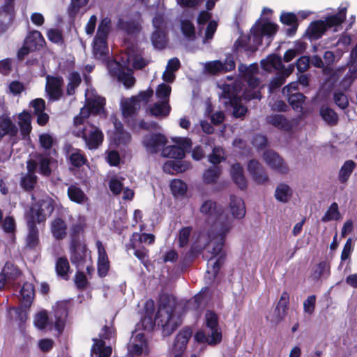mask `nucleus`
I'll list each match as a JSON object with an SVG mask.
<instances>
[{"mask_svg": "<svg viewBox=\"0 0 357 357\" xmlns=\"http://www.w3.org/2000/svg\"><path fill=\"white\" fill-rule=\"evenodd\" d=\"M199 211L207 217L208 221H213L207 234L208 242L204 247V257L208 260L207 272L215 277L222 264V248L226 236L233 227V218L224 213L222 207L211 199L204 201Z\"/></svg>", "mask_w": 357, "mask_h": 357, "instance_id": "f257e3e1", "label": "nucleus"}, {"mask_svg": "<svg viewBox=\"0 0 357 357\" xmlns=\"http://www.w3.org/2000/svg\"><path fill=\"white\" fill-rule=\"evenodd\" d=\"M175 307L174 298L167 294L160 296L155 324L162 327L165 336L170 335L181 324V317L176 313Z\"/></svg>", "mask_w": 357, "mask_h": 357, "instance_id": "f03ea898", "label": "nucleus"}, {"mask_svg": "<svg viewBox=\"0 0 357 357\" xmlns=\"http://www.w3.org/2000/svg\"><path fill=\"white\" fill-rule=\"evenodd\" d=\"M206 331H198L195 335L197 342L208 343L215 345L222 340V333L218 324V315L213 311L208 310L205 314Z\"/></svg>", "mask_w": 357, "mask_h": 357, "instance_id": "7ed1b4c3", "label": "nucleus"}, {"mask_svg": "<svg viewBox=\"0 0 357 357\" xmlns=\"http://www.w3.org/2000/svg\"><path fill=\"white\" fill-rule=\"evenodd\" d=\"M347 8H340L338 13L329 16L325 21L313 22L307 28L306 33L310 40H317L322 36L328 28L340 25L346 17Z\"/></svg>", "mask_w": 357, "mask_h": 357, "instance_id": "20e7f679", "label": "nucleus"}, {"mask_svg": "<svg viewBox=\"0 0 357 357\" xmlns=\"http://www.w3.org/2000/svg\"><path fill=\"white\" fill-rule=\"evenodd\" d=\"M73 133L75 136L81 137L85 142L86 146L91 150L98 149L103 140L102 131L90 123L75 128Z\"/></svg>", "mask_w": 357, "mask_h": 357, "instance_id": "39448f33", "label": "nucleus"}, {"mask_svg": "<svg viewBox=\"0 0 357 357\" xmlns=\"http://www.w3.org/2000/svg\"><path fill=\"white\" fill-rule=\"evenodd\" d=\"M31 199L36 203L31 208L27 218L37 222L45 221L54 211L53 200L47 196L42 199L37 200L34 193L31 195Z\"/></svg>", "mask_w": 357, "mask_h": 357, "instance_id": "423d86ee", "label": "nucleus"}, {"mask_svg": "<svg viewBox=\"0 0 357 357\" xmlns=\"http://www.w3.org/2000/svg\"><path fill=\"white\" fill-rule=\"evenodd\" d=\"M152 22L155 29L151 36L152 43L155 47L162 49L167 42L168 22L162 14H157Z\"/></svg>", "mask_w": 357, "mask_h": 357, "instance_id": "0eeeda50", "label": "nucleus"}, {"mask_svg": "<svg viewBox=\"0 0 357 357\" xmlns=\"http://www.w3.org/2000/svg\"><path fill=\"white\" fill-rule=\"evenodd\" d=\"M153 94V91L148 89L140 92L137 96L122 100L121 105L123 116L127 118L128 121H130L129 119H132L135 114L140 107V102H147Z\"/></svg>", "mask_w": 357, "mask_h": 357, "instance_id": "6e6552de", "label": "nucleus"}, {"mask_svg": "<svg viewBox=\"0 0 357 357\" xmlns=\"http://www.w3.org/2000/svg\"><path fill=\"white\" fill-rule=\"evenodd\" d=\"M174 145L167 146L162 150V155L166 158L182 159L185 153L190 149L192 142L188 138L175 137L172 139Z\"/></svg>", "mask_w": 357, "mask_h": 357, "instance_id": "1a4fd4ad", "label": "nucleus"}, {"mask_svg": "<svg viewBox=\"0 0 357 357\" xmlns=\"http://www.w3.org/2000/svg\"><path fill=\"white\" fill-rule=\"evenodd\" d=\"M220 98L225 105H230L233 107V113L236 117H241L247 112V108L238 104L239 97L236 90L233 86L226 85Z\"/></svg>", "mask_w": 357, "mask_h": 357, "instance_id": "9d476101", "label": "nucleus"}, {"mask_svg": "<svg viewBox=\"0 0 357 357\" xmlns=\"http://www.w3.org/2000/svg\"><path fill=\"white\" fill-rule=\"evenodd\" d=\"M113 328L105 326L100 333V338L93 339V344L91 348V357H109L112 354V347H105L102 340L109 339L112 336Z\"/></svg>", "mask_w": 357, "mask_h": 357, "instance_id": "9b49d317", "label": "nucleus"}, {"mask_svg": "<svg viewBox=\"0 0 357 357\" xmlns=\"http://www.w3.org/2000/svg\"><path fill=\"white\" fill-rule=\"evenodd\" d=\"M107 68L110 75L116 77L126 88L132 86L135 84V78L129 69H125L119 62L111 61L107 63Z\"/></svg>", "mask_w": 357, "mask_h": 357, "instance_id": "f8f14e48", "label": "nucleus"}, {"mask_svg": "<svg viewBox=\"0 0 357 357\" xmlns=\"http://www.w3.org/2000/svg\"><path fill=\"white\" fill-rule=\"evenodd\" d=\"M70 261L77 268L82 267L87 262H90V252L85 244L77 242L72 245Z\"/></svg>", "mask_w": 357, "mask_h": 357, "instance_id": "ddd939ff", "label": "nucleus"}, {"mask_svg": "<svg viewBox=\"0 0 357 357\" xmlns=\"http://www.w3.org/2000/svg\"><path fill=\"white\" fill-rule=\"evenodd\" d=\"M263 159L271 169L280 174H287L289 170L284 160L274 151H266L263 154Z\"/></svg>", "mask_w": 357, "mask_h": 357, "instance_id": "4468645a", "label": "nucleus"}, {"mask_svg": "<svg viewBox=\"0 0 357 357\" xmlns=\"http://www.w3.org/2000/svg\"><path fill=\"white\" fill-rule=\"evenodd\" d=\"M45 91L52 100H58L63 96V79L61 76H46Z\"/></svg>", "mask_w": 357, "mask_h": 357, "instance_id": "2eb2a0df", "label": "nucleus"}, {"mask_svg": "<svg viewBox=\"0 0 357 357\" xmlns=\"http://www.w3.org/2000/svg\"><path fill=\"white\" fill-rule=\"evenodd\" d=\"M261 64L265 70L271 71L273 69L278 70L285 75L286 77L294 70V65H289L287 68L284 69L282 58L276 54L268 56L266 59L261 61Z\"/></svg>", "mask_w": 357, "mask_h": 357, "instance_id": "dca6fc26", "label": "nucleus"}, {"mask_svg": "<svg viewBox=\"0 0 357 357\" xmlns=\"http://www.w3.org/2000/svg\"><path fill=\"white\" fill-rule=\"evenodd\" d=\"M166 137L160 134H148L143 137L142 144L149 153H155L164 148L167 144Z\"/></svg>", "mask_w": 357, "mask_h": 357, "instance_id": "f3484780", "label": "nucleus"}, {"mask_svg": "<svg viewBox=\"0 0 357 357\" xmlns=\"http://www.w3.org/2000/svg\"><path fill=\"white\" fill-rule=\"evenodd\" d=\"M277 29L278 26L271 22H257L251 29L254 42L259 45L261 42L262 36L271 37L276 33Z\"/></svg>", "mask_w": 357, "mask_h": 357, "instance_id": "a211bd4d", "label": "nucleus"}, {"mask_svg": "<svg viewBox=\"0 0 357 357\" xmlns=\"http://www.w3.org/2000/svg\"><path fill=\"white\" fill-rule=\"evenodd\" d=\"M146 340L142 332L135 331L132 333L128 344V353L131 355H139L146 348Z\"/></svg>", "mask_w": 357, "mask_h": 357, "instance_id": "6ab92c4d", "label": "nucleus"}, {"mask_svg": "<svg viewBox=\"0 0 357 357\" xmlns=\"http://www.w3.org/2000/svg\"><path fill=\"white\" fill-rule=\"evenodd\" d=\"M55 328L61 333L65 326L68 316V303L66 301L57 302L53 307Z\"/></svg>", "mask_w": 357, "mask_h": 357, "instance_id": "aec40b11", "label": "nucleus"}, {"mask_svg": "<svg viewBox=\"0 0 357 357\" xmlns=\"http://www.w3.org/2000/svg\"><path fill=\"white\" fill-rule=\"evenodd\" d=\"M248 170L252 179L258 184L265 183L268 181L263 166L256 160H251L248 164Z\"/></svg>", "mask_w": 357, "mask_h": 357, "instance_id": "412c9836", "label": "nucleus"}, {"mask_svg": "<svg viewBox=\"0 0 357 357\" xmlns=\"http://www.w3.org/2000/svg\"><path fill=\"white\" fill-rule=\"evenodd\" d=\"M289 296L287 291L282 292L273 314V321L275 324L282 321L287 314Z\"/></svg>", "mask_w": 357, "mask_h": 357, "instance_id": "4be33fe9", "label": "nucleus"}, {"mask_svg": "<svg viewBox=\"0 0 357 357\" xmlns=\"http://www.w3.org/2000/svg\"><path fill=\"white\" fill-rule=\"evenodd\" d=\"M234 68L235 62L231 56L227 57L224 63L220 61H213L206 65L207 70L213 74L230 71Z\"/></svg>", "mask_w": 357, "mask_h": 357, "instance_id": "5701e85b", "label": "nucleus"}, {"mask_svg": "<svg viewBox=\"0 0 357 357\" xmlns=\"http://www.w3.org/2000/svg\"><path fill=\"white\" fill-rule=\"evenodd\" d=\"M96 247L98 253V272L100 277H104L107 275L109 270V261L107 255L101 241H96Z\"/></svg>", "mask_w": 357, "mask_h": 357, "instance_id": "b1692460", "label": "nucleus"}, {"mask_svg": "<svg viewBox=\"0 0 357 357\" xmlns=\"http://www.w3.org/2000/svg\"><path fill=\"white\" fill-rule=\"evenodd\" d=\"M191 335L192 332L189 328L180 331L174 340L172 351L182 354L185 349Z\"/></svg>", "mask_w": 357, "mask_h": 357, "instance_id": "393cba45", "label": "nucleus"}, {"mask_svg": "<svg viewBox=\"0 0 357 357\" xmlns=\"http://www.w3.org/2000/svg\"><path fill=\"white\" fill-rule=\"evenodd\" d=\"M28 234L26 238V245L29 248L33 249L39 244L38 229L36 222L27 218Z\"/></svg>", "mask_w": 357, "mask_h": 357, "instance_id": "a878e982", "label": "nucleus"}, {"mask_svg": "<svg viewBox=\"0 0 357 357\" xmlns=\"http://www.w3.org/2000/svg\"><path fill=\"white\" fill-rule=\"evenodd\" d=\"M229 208L232 216L236 219H241L245 215V206L243 200L238 197H230Z\"/></svg>", "mask_w": 357, "mask_h": 357, "instance_id": "bb28decb", "label": "nucleus"}, {"mask_svg": "<svg viewBox=\"0 0 357 357\" xmlns=\"http://www.w3.org/2000/svg\"><path fill=\"white\" fill-rule=\"evenodd\" d=\"M67 194L70 201L78 204L83 205L89 201L84 192L76 185H70L68 188Z\"/></svg>", "mask_w": 357, "mask_h": 357, "instance_id": "cd10ccee", "label": "nucleus"}, {"mask_svg": "<svg viewBox=\"0 0 357 357\" xmlns=\"http://www.w3.org/2000/svg\"><path fill=\"white\" fill-rule=\"evenodd\" d=\"M231 178L235 184L241 190L247 188V181L242 166L239 163L234 164L231 169Z\"/></svg>", "mask_w": 357, "mask_h": 357, "instance_id": "c85d7f7f", "label": "nucleus"}, {"mask_svg": "<svg viewBox=\"0 0 357 357\" xmlns=\"http://www.w3.org/2000/svg\"><path fill=\"white\" fill-rule=\"evenodd\" d=\"M0 131L4 135H8L13 137L17 135L18 128L8 116L2 115L0 116Z\"/></svg>", "mask_w": 357, "mask_h": 357, "instance_id": "c756f323", "label": "nucleus"}, {"mask_svg": "<svg viewBox=\"0 0 357 357\" xmlns=\"http://www.w3.org/2000/svg\"><path fill=\"white\" fill-rule=\"evenodd\" d=\"M319 114L321 119L330 126H334L338 123L337 113L327 105H322L319 109Z\"/></svg>", "mask_w": 357, "mask_h": 357, "instance_id": "7c9ffc66", "label": "nucleus"}, {"mask_svg": "<svg viewBox=\"0 0 357 357\" xmlns=\"http://www.w3.org/2000/svg\"><path fill=\"white\" fill-rule=\"evenodd\" d=\"M67 225L61 218L54 219L51 224V231L53 236L59 240L63 239L66 235Z\"/></svg>", "mask_w": 357, "mask_h": 357, "instance_id": "2f4dec72", "label": "nucleus"}, {"mask_svg": "<svg viewBox=\"0 0 357 357\" xmlns=\"http://www.w3.org/2000/svg\"><path fill=\"white\" fill-rule=\"evenodd\" d=\"M19 126L20 128L21 135L23 139H26L31 131V115L28 112H22L19 116Z\"/></svg>", "mask_w": 357, "mask_h": 357, "instance_id": "473e14b6", "label": "nucleus"}, {"mask_svg": "<svg viewBox=\"0 0 357 357\" xmlns=\"http://www.w3.org/2000/svg\"><path fill=\"white\" fill-rule=\"evenodd\" d=\"M24 42L29 46L31 50H36L43 45L44 38L38 31H31L26 37Z\"/></svg>", "mask_w": 357, "mask_h": 357, "instance_id": "72a5a7b5", "label": "nucleus"}, {"mask_svg": "<svg viewBox=\"0 0 357 357\" xmlns=\"http://www.w3.org/2000/svg\"><path fill=\"white\" fill-rule=\"evenodd\" d=\"M109 52L107 40L94 38L93 54L96 59L104 60Z\"/></svg>", "mask_w": 357, "mask_h": 357, "instance_id": "f704fd0d", "label": "nucleus"}, {"mask_svg": "<svg viewBox=\"0 0 357 357\" xmlns=\"http://www.w3.org/2000/svg\"><path fill=\"white\" fill-rule=\"evenodd\" d=\"M280 20L283 24L290 26V27L287 29V34L289 36L294 35L298 27L296 15L291 13H282L280 15Z\"/></svg>", "mask_w": 357, "mask_h": 357, "instance_id": "c9c22d12", "label": "nucleus"}, {"mask_svg": "<svg viewBox=\"0 0 357 357\" xmlns=\"http://www.w3.org/2000/svg\"><path fill=\"white\" fill-rule=\"evenodd\" d=\"M292 196V190L285 183H280L275 192V199L282 203H287Z\"/></svg>", "mask_w": 357, "mask_h": 357, "instance_id": "e433bc0d", "label": "nucleus"}, {"mask_svg": "<svg viewBox=\"0 0 357 357\" xmlns=\"http://www.w3.org/2000/svg\"><path fill=\"white\" fill-rule=\"evenodd\" d=\"M7 278L8 282H13L21 275V271L13 262L7 261L1 271Z\"/></svg>", "mask_w": 357, "mask_h": 357, "instance_id": "4c0bfd02", "label": "nucleus"}, {"mask_svg": "<svg viewBox=\"0 0 357 357\" xmlns=\"http://www.w3.org/2000/svg\"><path fill=\"white\" fill-rule=\"evenodd\" d=\"M170 109L169 104H164L163 102L158 101L150 107L149 111L151 115L162 118L169 114Z\"/></svg>", "mask_w": 357, "mask_h": 357, "instance_id": "58836bf2", "label": "nucleus"}, {"mask_svg": "<svg viewBox=\"0 0 357 357\" xmlns=\"http://www.w3.org/2000/svg\"><path fill=\"white\" fill-rule=\"evenodd\" d=\"M20 298L24 306H29L34 295L33 286L29 282H24L20 291Z\"/></svg>", "mask_w": 357, "mask_h": 357, "instance_id": "ea45409f", "label": "nucleus"}, {"mask_svg": "<svg viewBox=\"0 0 357 357\" xmlns=\"http://www.w3.org/2000/svg\"><path fill=\"white\" fill-rule=\"evenodd\" d=\"M117 27L128 34H134L139 31V24L135 20H125L120 18L117 23Z\"/></svg>", "mask_w": 357, "mask_h": 357, "instance_id": "a19ab883", "label": "nucleus"}, {"mask_svg": "<svg viewBox=\"0 0 357 357\" xmlns=\"http://www.w3.org/2000/svg\"><path fill=\"white\" fill-rule=\"evenodd\" d=\"M356 167V163L353 160H347L342 166L339 172V181L345 183L349 178L352 172Z\"/></svg>", "mask_w": 357, "mask_h": 357, "instance_id": "79ce46f5", "label": "nucleus"}, {"mask_svg": "<svg viewBox=\"0 0 357 357\" xmlns=\"http://www.w3.org/2000/svg\"><path fill=\"white\" fill-rule=\"evenodd\" d=\"M267 121L268 123L280 129L287 130L290 128L289 122L281 114L271 115L268 116Z\"/></svg>", "mask_w": 357, "mask_h": 357, "instance_id": "37998d69", "label": "nucleus"}, {"mask_svg": "<svg viewBox=\"0 0 357 357\" xmlns=\"http://www.w3.org/2000/svg\"><path fill=\"white\" fill-rule=\"evenodd\" d=\"M87 101L92 114H100L103 112L105 104V99L104 98L95 96L91 99L89 98Z\"/></svg>", "mask_w": 357, "mask_h": 357, "instance_id": "c03bdc74", "label": "nucleus"}, {"mask_svg": "<svg viewBox=\"0 0 357 357\" xmlns=\"http://www.w3.org/2000/svg\"><path fill=\"white\" fill-rule=\"evenodd\" d=\"M288 97L289 103L291 105L292 108L295 110L301 112L303 110V105L305 102V96L298 92L286 95Z\"/></svg>", "mask_w": 357, "mask_h": 357, "instance_id": "a18cd8bd", "label": "nucleus"}, {"mask_svg": "<svg viewBox=\"0 0 357 357\" xmlns=\"http://www.w3.org/2000/svg\"><path fill=\"white\" fill-rule=\"evenodd\" d=\"M129 125L135 131H139L140 130H156L158 128V125L156 122H145L144 120L137 121L135 120H131L128 121Z\"/></svg>", "mask_w": 357, "mask_h": 357, "instance_id": "49530a36", "label": "nucleus"}, {"mask_svg": "<svg viewBox=\"0 0 357 357\" xmlns=\"http://www.w3.org/2000/svg\"><path fill=\"white\" fill-rule=\"evenodd\" d=\"M56 271L58 275L64 279H68L70 265L66 257H59L56 262Z\"/></svg>", "mask_w": 357, "mask_h": 357, "instance_id": "de8ad7c7", "label": "nucleus"}, {"mask_svg": "<svg viewBox=\"0 0 357 357\" xmlns=\"http://www.w3.org/2000/svg\"><path fill=\"white\" fill-rule=\"evenodd\" d=\"M111 29V20L108 17L102 19L98 26L95 38L107 39Z\"/></svg>", "mask_w": 357, "mask_h": 357, "instance_id": "09e8293b", "label": "nucleus"}, {"mask_svg": "<svg viewBox=\"0 0 357 357\" xmlns=\"http://www.w3.org/2000/svg\"><path fill=\"white\" fill-rule=\"evenodd\" d=\"M340 218V213L339 211L338 205L336 202H333L331 204L324 215L321 218V221L323 222H328L332 220H337Z\"/></svg>", "mask_w": 357, "mask_h": 357, "instance_id": "8fccbe9b", "label": "nucleus"}, {"mask_svg": "<svg viewBox=\"0 0 357 357\" xmlns=\"http://www.w3.org/2000/svg\"><path fill=\"white\" fill-rule=\"evenodd\" d=\"M81 77L77 72L70 73L68 76V83L66 88V93L68 96H72L75 92V89L81 83Z\"/></svg>", "mask_w": 357, "mask_h": 357, "instance_id": "3c124183", "label": "nucleus"}, {"mask_svg": "<svg viewBox=\"0 0 357 357\" xmlns=\"http://www.w3.org/2000/svg\"><path fill=\"white\" fill-rule=\"evenodd\" d=\"M170 93L171 87L164 83L158 85L155 92L158 101L163 102L164 104H169Z\"/></svg>", "mask_w": 357, "mask_h": 357, "instance_id": "603ef678", "label": "nucleus"}, {"mask_svg": "<svg viewBox=\"0 0 357 357\" xmlns=\"http://www.w3.org/2000/svg\"><path fill=\"white\" fill-rule=\"evenodd\" d=\"M125 178L119 176H114L111 178L109 183V188L112 192L115 195H119L124 187Z\"/></svg>", "mask_w": 357, "mask_h": 357, "instance_id": "864d4df0", "label": "nucleus"}, {"mask_svg": "<svg viewBox=\"0 0 357 357\" xmlns=\"http://www.w3.org/2000/svg\"><path fill=\"white\" fill-rule=\"evenodd\" d=\"M130 248L134 250V255L138 258L142 263H144L148 259V250L143 245H139V241L130 242Z\"/></svg>", "mask_w": 357, "mask_h": 357, "instance_id": "5fc2aeb1", "label": "nucleus"}, {"mask_svg": "<svg viewBox=\"0 0 357 357\" xmlns=\"http://www.w3.org/2000/svg\"><path fill=\"white\" fill-rule=\"evenodd\" d=\"M91 113L92 112L88 105L87 106L83 107L80 110L79 114L74 118L75 128L82 126L89 123L86 119L89 117Z\"/></svg>", "mask_w": 357, "mask_h": 357, "instance_id": "6e6d98bb", "label": "nucleus"}, {"mask_svg": "<svg viewBox=\"0 0 357 357\" xmlns=\"http://www.w3.org/2000/svg\"><path fill=\"white\" fill-rule=\"evenodd\" d=\"M220 172V168L218 166L208 168L203 175L204 182L208 184L215 183L218 178Z\"/></svg>", "mask_w": 357, "mask_h": 357, "instance_id": "4d7b16f0", "label": "nucleus"}, {"mask_svg": "<svg viewBox=\"0 0 357 357\" xmlns=\"http://www.w3.org/2000/svg\"><path fill=\"white\" fill-rule=\"evenodd\" d=\"M89 0H71L68 8V13L71 18L75 15L83 8L88 3Z\"/></svg>", "mask_w": 357, "mask_h": 357, "instance_id": "13d9d810", "label": "nucleus"}, {"mask_svg": "<svg viewBox=\"0 0 357 357\" xmlns=\"http://www.w3.org/2000/svg\"><path fill=\"white\" fill-rule=\"evenodd\" d=\"M139 241V245H142V243H147L149 245L153 243L155 241V236L151 234L144 233L140 234L139 233H133L132 235L130 242Z\"/></svg>", "mask_w": 357, "mask_h": 357, "instance_id": "bf43d9fd", "label": "nucleus"}, {"mask_svg": "<svg viewBox=\"0 0 357 357\" xmlns=\"http://www.w3.org/2000/svg\"><path fill=\"white\" fill-rule=\"evenodd\" d=\"M181 29L183 34L190 40H193L195 38V26L190 21L182 20L181 22Z\"/></svg>", "mask_w": 357, "mask_h": 357, "instance_id": "052dcab7", "label": "nucleus"}, {"mask_svg": "<svg viewBox=\"0 0 357 357\" xmlns=\"http://www.w3.org/2000/svg\"><path fill=\"white\" fill-rule=\"evenodd\" d=\"M328 273L329 266L326 261H323L314 267L312 276L314 279L318 280L321 277L328 274Z\"/></svg>", "mask_w": 357, "mask_h": 357, "instance_id": "680f3d73", "label": "nucleus"}, {"mask_svg": "<svg viewBox=\"0 0 357 357\" xmlns=\"http://www.w3.org/2000/svg\"><path fill=\"white\" fill-rule=\"evenodd\" d=\"M38 162L39 172L44 176H50L51 174V169L50 167V158L40 155L38 158Z\"/></svg>", "mask_w": 357, "mask_h": 357, "instance_id": "e2e57ef3", "label": "nucleus"}, {"mask_svg": "<svg viewBox=\"0 0 357 357\" xmlns=\"http://www.w3.org/2000/svg\"><path fill=\"white\" fill-rule=\"evenodd\" d=\"M333 100L337 107L342 109H346L349 105V100L345 93L342 91H335Z\"/></svg>", "mask_w": 357, "mask_h": 357, "instance_id": "0e129e2a", "label": "nucleus"}, {"mask_svg": "<svg viewBox=\"0 0 357 357\" xmlns=\"http://www.w3.org/2000/svg\"><path fill=\"white\" fill-rule=\"evenodd\" d=\"M170 188L174 195H184L187 190L186 184L180 179H174L170 183Z\"/></svg>", "mask_w": 357, "mask_h": 357, "instance_id": "69168bd1", "label": "nucleus"}, {"mask_svg": "<svg viewBox=\"0 0 357 357\" xmlns=\"http://www.w3.org/2000/svg\"><path fill=\"white\" fill-rule=\"evenodd\" d=\"M70 160L73 165L79 167L86 163V158L80 150L77 149L75 152L71 153Z\"/></svg>", "mask_w": 357, "mask_h": 357, "instance_id": "338daca9", "label": "nucleus"}, {"mask_svg": "<svg viewBox=\"0 0 357 357\" xmlns=\"http://www.w3.org/2000/svg\"><path fill=\"white\" fill-rule=\"evenodd\" d=\"M224 159V151L220 147H213L212 153L208 155V160L213 165L220 163Z\"/></svg>", "mask_w": 357, "mask_h": 357, "instance_id": "774afa93", "label": "nucleus"}]
</instances>
